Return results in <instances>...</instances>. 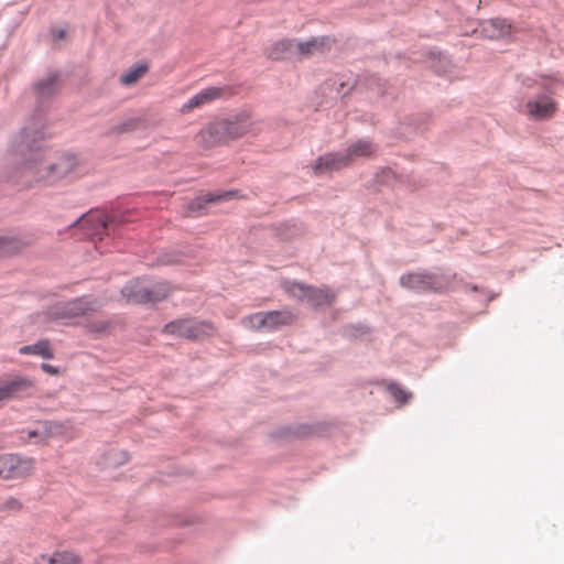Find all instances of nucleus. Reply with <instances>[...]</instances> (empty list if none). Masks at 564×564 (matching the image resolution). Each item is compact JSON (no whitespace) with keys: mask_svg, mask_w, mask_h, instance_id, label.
<instances>
[{"mask_svg":"<svg viewBox=\"0 0 564 564\" xmlns=\"http://www.w3.org/2000/svg\"><path fill=\"white\" fill-rule=\"evenodd\" d=\"M42 138L39 131L24 128L12 144L13 162L20 163L11 176L14 183L30 185L33 182L53 184L72 173L78 166V160L70 154L61 155L54 160L42 155L34 147L35 141Z\"/></svg>","mask_w":564,"mask_h":564,"instance_id":"f257e3e1","label":"nucleus"},{"mask_svg":"<svg viewBox=\"0 0 564 564\" xmlns=\"http://www.w3.org/2000/svg\"><path fill=\"white\" fill-rule=\"evenodd\" d=\"M99 307L100 304L96 300L84 296L54 304L48 308L47 315L53 321H70L96 312Z\"/></svg>","mask_w":564,"mask_h":564,"instance_id":"f03ea898","label":"nucleus"},{"mask_svg":"<svg viewBox=\"0 0 564 564\" xmlns=\"http://www.w3.org/2000/svg\"><path fill=\"white\" fill-rule=\"evenodd\" d=\"M170 291L171 290L166 283L156 284L153 289L148 290L141 286L139 281H134L127 284L122 289L121 293L128 302L141 304L161 301L167 296Z\"/></svg>","mask_w":564,"mask_h":564,"instance_id":"7ed1b4c3","label":"nucleus"},{"mask_svg":"<svg viewBox=\"0 0 564 564\" xmlns=\"http://www.w3.org/2000/svg\"><path fill=\"white\" fill-rule=\"evenodd\" d=\"M214 327L209 323L194 319H178L164 326V333L188 339H199L212 335Z\"/></svg>","mask_w":564,"mask_h":564,"instance_id":"20e7f679","label":"nucleus"},{"mask_svg":"<svg viewBox=\"0 0 564 564\" xmlns=\"http://www.w3.org/2000/svg\"><path fill=\"white\" fill-rule=\"evenodd\" d=\"M294 319L295 315L291 311L283 310L254 313L246 319V324L252 329H274L282 325H290Z\"/></svg>","mask_w":564,"mask_h":564,"instance_id":"39448f33","label":"nucleus"},{"mask_svg":"<svg viewBox=\"0 0 564 564\" xmlns=\"http://www.w3.org/2000/svg\"><path fill=\"white\" fill-rule=\"evenodd\" d=\"M402 286L416 291H442L448 285V280L444 275L410 273L402 275L400 279Z\"/></svg>","mask_w":564,"mask_h":564,"instance_id":"423d86ee","label":"nucleus"},{"mask_svg":"<svg viewBox=\"0 0 564 564\" xmlns=\"http://www.w3.org/2000/svg\"><path fill=\"white\" fill-rule=\"evenodd\" d=\"M34 468L33 458H23L13 454L0 455V477L19 479L29 476Z\"/></svg>","mask_w":564,"mask_h":564,"instance_id":"0eeeda50","label":"nucleus"},{"mask_svg":"<svg viewBox=\"0 0 564 564\" xmlns=\"http://www.w3.org/2000/svg\"><path fill=\"white\" fill-rule=\"evenodd\" d=\"M225 141L241 138L254 131L256 122L252 121L250 115L241 113L231 119H223L217 121Z\"/></svg>","mask_w":564,"mask_h":564,"instance_id":"6e6552de","label":"nucleus"},{"mask_svg":"<svg viewBox=\"0 0 564 564\" xmlns=\"http://www.w3.org/2000/svg\"><path fill=\"white\" fill-rule=\"evenodd\" d=\"M557 110L556 102L547 94L530 98L524 105V113L532 120H546Z\"/></svg>","mask_w":564,"mask_h":564,"instance_id":"1a4fd4ad","label":"nucleus"},{"mask_svg":"<svg viewBox=\"0 0 564 564\" xmlns=\"http://www.w3.org/2000/svg\"><path fill=\"white\" fill-rule=\"evenodd\" d=\"M110 224L108 216L101 212H90L78 220V225L85 235L90 238L98 237L99 240L102 239L104 235H108Z\"/></svg>","mask_w":564,"mask_h":564,"instance_id":"9d476101","label":"nucleus"},{"mask_svg":"<svg viewBox=\"0 0 564 564\" xmlns=\"http://www.w3.org/2000/svg\"><path fill=\"white\" fill-rule=\"evenodd\" d=\"M33 382L24 377H15L0 383V404L13 398H24L32 394Z\"/></svg>","mask_w":564,"mask_h":564,"instance_id":"9b49d317","label":"nucleus"},{"mask_svg":"<svg viewBox=\"0 0 564 564\" xmlns=\"http://www.w3.org/2000/svg\"><path fill=\"white\" fill-rule=\"evenodd\" d=\"M481 33L485 37L490 40H499L509 36L513 32L512 24L501 18H495L484 21L480 24Z\"/></svg>","mask_w":564,"mask_h":564,"instance_id":"f8f14e48","label":"nucleus"},{"mask_svg":"<svg viewBox=\"0 0 564 564\" xmlns=\"http://www.w3.org/2000/svg\"><path fill=\"white\" fill-rule=\"evenodd\" d=\"M220 129L221 127L219 128L217 121L209 123L195 135L196 144L204 150H208L226 142Z\"/></svg>","mask_w":564,"mask_h":564,"instance_id":"ddd939ff","label":"nucleus"},{"mask_svg":"<svg viewBox=\"0 0 564 564\" xmlns=\"http://www.w3.org/2000/svg\"><path fill=\"white\" fill-rule=\"evenodd\" d=\"M236 196L237 192L234 191L223 193H208L203 196L196 197L194 200H192L188 206V210L192 214H200L205 209L206 204L228 200Z\"/></svg>","mask_w":564,"mask_h":564,"instance_id":"4468645a","label":"nucleus"},{"mask_svg":"<svg viewBox=\"0 0 564 564\" xmlns=\"http://www.w3.org/2000/svg\"><path fill=\"white\" fill-rule=\"evenodd\" d=\"M330 40L328 37H312L306 42L295 41V55L307 57L315 53H321L328 46Z\"/></svg>","mask_w":564,"mask_h":564,"instance_id":"2eb2a0df","label":"nucleus"},{"mask_svg":"<svg viewBox=\"0 0 564 564\" xmlns=\"http://www.w3.org/2000/svg\"><path fill=\"white\" fill-rule=\"evenodd\" d=\"M350 163L347 154H339V153H330L326 154L324 156H321L316 164H315V171H334L339 170L344 166H347Z\"/></svg>","mask_w":564,"mask_h":564,"instance_id":"dca6fc26","label":"nucleus"},{"mask_svg":"<svg viewBox=\"0 0 564 564\" xmlns=\"http://www.w3.org/2000/svg\"><path fill=\"white\" fill-rule=\"evenodd\" d=\"M294 40H280L273 43L267 52L269 58L279 61L291 55H295Z\"/></svg>","mask_w":564,"mask_h":564,"instance_id":"f3484780","label":"nucleus"},{"mask_svg":"<svg viewBox=\"0 0 564 564\" xmlns=\"http://www.w3.org/2000/svg\"><path fill=\"white\" fill-rule=\"evenodd\" d=\"M335 299L334 293L326 288H308L306 301L313 306L329 305Z\"/></svg>","mask_w":564,"mask_h":564,"instance_id":"a211bd4d","label":"nucleus"},{"mask_svg":"<svg viewBox=\"0 0 564 564\" xmlns=\"http://www.w3.org/2000/svg\"><path fill=\"white\" fill-rule=\"evenodd\" d=\"M375 152V147L370 141L359 140L351 144L347 150V156L351 162L356 158H367L372 155Z\"/></svg>","mask_w":564,"mask_h":564,"instance_id":"6ab92c4d","label":"nucleus"},{"mask_svg":"<svg viewBox=\"0 0 564 564\" xmlns=\"http://www.w3.org/2000/svg\"><path fill=\"white\" fill-rule=\"evenodd\" d=\"M35 93L40 98H46L57 90V75H50L39 80L34 86Z\"/></svg>","mask_w":564,"mask_h":564,"instance_id":"aec40b11","label":"nucleus"},{"mask_svg":"<svg viewBox=\"0 0 564 564\" xmlns=\"http://www.w3.org/2000/svg\"><path fill=\"white\" fill-rule=\"evenodd\" d=\"M42 561H46L48 564H79V557L72 552H55L51 556H41Z\"/></svg>","mask_w":564,"mask_h":564,"instance_id":"412c9836","label":"nucleus"},{"mask_svg":"<svg viewBox=\"0 0 564 564\" xmlns=\"http://www.w3.org/2000/svg\"><path fill=\"white\" fill-rule=\"evenodd\" d=\"M148 72L147 65H135L120 76V83L124 86L135 84Z\"/></svg>","mask_w":564,"mask_h":564,"instance_id":"4be33fe9","label":"nucleus"},{"mask_svg":"<svg viewBox=\"0 0 564 564\" xmlns=\"http://www.w3.org/2000/svg\"><path fill=\"white\" fill-rule=\"evenodd\" d=\"M24 245L25 243L17 237L0 236V256L18 252Z\"/></svg>","mask_w":564,"mask_h":564,"instance_id":"5701e85b","label":"nucleus"},{"mask_svg":"<svg viewBox=\"0 0 564 564\" xmlns=\"http://www.w3.org/2000/svg\"><path fill=\"white\" fill-rule=\"evenodd\" d=\"M228 91L225 87H207L196 94L200 100L202 106L210 104L212 101L219 99Z\"/></svg>","mask_w":564,"mask_h":564,"instance_id":"b1692460","label":"nucleus"},{"mask_svg":"<svg viewBox=\"0 0 564 564\" xmlns=\"http://www.w3.org/2000/svg\"><path fill=\"white\" fill-rule=\"evenodd\" d=\"M307 285L300 284L297 282L292 281H285L283 283V290L292 297L299 300V301H306L307 292H308Z\"/></svg>","mask_w":564,"mask_h":564,"instance_id":"393cba45","label":"nucleus"},{"mask_svg":"<svg viewBox=\"0 0 564 564\" xmlns=\"http://www.w3.org/2000/svg\"><path fill=\"white\" fill-rule=\"evenodd\" d=\"M20 354H22V355L33 354V355L42 356L44 358H51L52 357V351H51L50 345L45 340L39 341V343L34 344V345H29V346L21 347L20 348Z\"/></svg>","mask_w":564,"mask_h":564,"instance_id":"a878e982","label":"nucleus"},{"mask_svg":"<svg viewBox=\"0 0 564 564\" xmlns=\"http://www.w3.org/2000/svg\"><path fill=\"white\" fill-rule=\"evenodd\" d=\"M140 126V119L138 118H130L122 123L112 128L113 133H123V132H131L135 130Z\"/></svg>","mask_w":564,"mask_h":564,"instance_id":"bb28decb","label":"nucleus"},{"mask_svg":"<svg viewBox=\"0 0 564 564\" xmlns=\"http://www.w3.org/2000/svg\"><path fill=\"white\" fill-rule=\"evenodd\" d=\"M388 390L391 393V395H393V398L400 403H405L410 398V393H408L402 387H400L397 383L389 384Z\"/></svg>","mask_w":564,"mask_h":564,"instance_id":"cd10ccee","label":"nucleus"},{"mask_svg":"<svg viewBox=\"0 0 564 564\" xmlns=\"http://www.w3.org/2000/svg\"><path fill=\"white\" fill-rule=\"evenodd\" d=\"M203 107L197 95L189 98L180 109L183 115L192 112L196 108Z\"/></svg>","mask_w":564,"mask_h":564,"instance_id":"c85d7f7f","label":"nucleus"},{"mask_svg":"<svg viewBox=\"0 0 564 564\" xmlns=\"http://www.w3.org/2000/svg\"><path fill=\"white\" fill-rule=\"evenodd\" d=\"M110 328V323L106 321H100L91 326V329L98 333L106 332Z\"/></svg>","mask_w":564,"mask_h":564,"instance_id":"c756f323","label":"nucleus"},{"mask_svg":"<svg viewBox=\"0 0 564 564\" xmlns=\"http://www.w3.org/2000/svg\"><path fill=\"white\" fill-rule=\"evenodd\" d=\"M6 507L11 510H20L22 506L17 499L10 498L6 501Z\"/></svg>","mask_w":564,"mask_h":564,"instance_id":"7c9ffc66","label":"nucleus"},{"mask_svg":"<svg viewBox=\"0 0 564 564\" xmlns=\"http://www.w3.org/2000/svg\"><path fill=\"white\" fill-rule=\"evenodd\" d=\"M65 35H66V32L62 29L52 30V36L55 41L65 39Z\"/></svg>","mask_w":564,"mask_h":564,"instance_id":"2f4dec72","label":"nucleus"},{"mask_svg":"<svg viewBox=\"0 0 564 564\" xmlns=\"http://www.w3.org/2000/svg\"><path fill=\"white\" fill-rule=\"evenodd\" d=\"M42 369L47 372V373H51V375H56L57 373V370L55 367H53L52 365L50 364H43L42 365Z\"/></svg>","mask_w":564,"mask_h":564,"instance_id":"473e14b6","label":"nucleus"},{"mask_svg":"<svg viewBox=\"0 0 564 564\" xmlns=\"http://www.w3.org/2000/svg\"><path fill=\"white\" fill-rule=\"evenodd\" d=\"M296 433H297L300 436H303V437H304V436H308V435H311V434H312V431H311V429H308V427H306V426H303V427H301V430H299Z\"/></svg>","mask_w":564,"mask_h":564,"instance_id":"72a5a7b5","label":"nucleus"},{"mask_svg":"<svg viewBox=\"0 0 564 564\" xmlns=\"http://www.w3.org/2000/svg\"><path fill=\"white\" fill-rule=\"evenodd\" d=\"M36 435H37V433L35 431L29 433L30 437H33V436H36Z\"/></svg>","mask_w":564,"mask_h":564,"instance_id":"f704fd0d","label":"nucleus"}]
</instances>
